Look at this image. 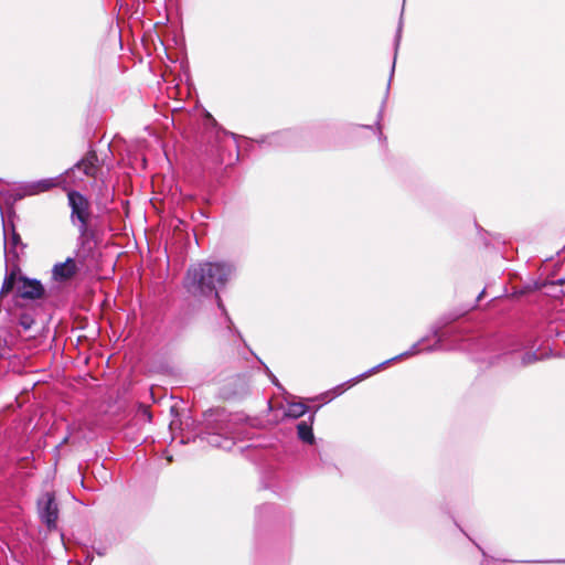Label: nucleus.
Returning a JSON list of instances; mask_svg holds the SVG:
<instances>
[{"mask_svg":"<svg viewBox=\"0 0 565 565\" xmlns=\"http://www.w3.org/2000/svg\"><path fill=\"white\" fill-rule=\"evenodd\" d=\"M232 275L233 268L227 264L203 262L189 268L184 284L191 294L206 295L224 286Z\"/></svg>","mask_w":565,"mask_h":565,"instance_id":"1","label":"nucleus"},{"mask_svg":"<svg viewBox=\"0 0 565 565\" xmlns=\"http://www.w3.org/2000/svg\"><path fill=\"white\" fill-rule=\"evenodd\" d=\"M41 518L49 525H53L57 519V507L54 495L45 493L39 501Z\"/></svg>","mask_w":565,"mask_h":565,"instance_id":"2","label":"nucleus"},{"mask_svg":"<svg viewBox=\"0 0 565 565\" xmlns=\"http://www.w3.org/2000/svg\"><path fill=\"white\" fill-rule=\"evenodd\" d=\"M77 265L73 258L55 264L52 269V277L55 281L63 282L72 279L77 273Z\"/></svg>","mask_w":565,"mask_h":565,"instance_id":"3","label":"nucleus"},{"mask_svg":"<svg viewBox=\"0 0 565 565\" xmlns=\"http://www.w3.org/2000/svg\"><path fill=\"white\" fill-rule=\"evenodd\" d=\"M17 290L21 297L31 299L39 298L43 292V288L39 281L26 278H20L18 280Z\"/></svg>","mask_w":565,"mask_h":565,"instance_id":"4","label":"nucleus"},{"mask_svg":"<svg viewBox=\"0 0 565 565\" xmlns=\"http://www.w3.org/2000/svg\"><path fill=\"white\" fill-rule=\"evenodd\" d=\"M68 200L73 209V213L77 215V217L85 222L86 218V200L77 192H71L68 194Z\"/></svg>","mask_w":565,"mask_h":565,"instance_id":"5","label":"nucleus"},{"mask_svg":"<svg viewBox=\"0 0 565 565\" xmlns=\"http://www.w3.org/2000/svg\"><path fill=\"white\" fill-rule=\"evenodd\" d=\"M95 157L85 158L82 162L76 166V169L83 171L87 175H93L96 171Z\"/></svg>","mask_w":565,"mask_h":565,"instance_id":"6","label":"nucleus"},{"mask_svg":"<svg viewBox=\"0 0 565 565\" xmlns=\"http://www.w3.org/2000/svg\"><path fill=\"white\" fill-rule=\"evenodd\" d=\"M298 435L301 440L305 443H312L313 441V434L311 430V427L306 423H300L298 425Z\"/></svg>","mask_w":565,"mask_h":565,"instance_id":"7","label":"nucleus"},{"mask_svg":"<svg viewBox=\"0 0 565 565\" xmlns=\"http://www.w3.org/2000/svg\"><path fill=\"white\" fill-rule=\"evenodd\" d=\"M306 411H307L306 405H303L301 403H294V404L289 405V407H288V415H290L292 417H300L306 413Z\"/></svg>","mask_w":565,"mask_h":565,"instance_id":"8","label":"nucleus"},{"mask_svg":"<svg viewBox=\"0 0 565 565\" xmlns=\"http://www.w3.org/2000/svg\"><path fill=\"white\" fill-rule=\"evenodd\" d=\"M13 285H14L13 276H10V277L6 278L4 281H3L1 291H0V297H3L7 294H9L12 290Z\"/></svg>","mask_w":565,"mask_h":565,"instance_id":"9","label":"nucleus"},{"mask_svg":"<svg viewBox=\"0 0 565 565\" xmlns=\"http://www.w3.org/2000/svg\"><path fill=\"white\" fill-rule=\"evenodd\" d=\"M54 185V182L52 180H44L39 183V191H45Z\"/></svg>","mask_w":565,"mask_h":565,"instance_id":"10","label":"nucleus"},{"mask_svg":"<svg viewBox=\"0 0 565 565\" xmlns=\"http://www.w3.org/2000/svg\"><path fill=\"white\" fill-rule=\"evenodd\" d=\"M20 244V236L17 233H12L11 245L15 248Z\"/></svg>","mask_w":565,"mask_h":565,"instance_id":"11","label":"nucleus"},{"mask_svg":"<svg viewBox=\"0 0 565 565\" xmlns=\"http://www.w3.org/2000/svg\"><path fill=\"white\" fill-rule=\"evenodd\" d=\"M414 353H415V352H405L403 355L408 356V355H412V354H414Z\"/></svg>","mask_w":565,"mask_h":565,"instance_id":"12","label":"nucleus"},{"mask_svg":"<svg viewBox=\"0 0 565 565\" xmlns=\"http://www.w3.org/2000/svg\"><path fill=\"white\" fill-rule=\"evenodd\" d=\"M533 360H534V358L529 356V359H527V361H526V362H531V361H533Z\"/></svg>","mask_w":565,"mask_h":565,"instance_id":"13","label":"nucleus"}]
</instances>
